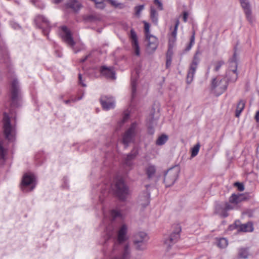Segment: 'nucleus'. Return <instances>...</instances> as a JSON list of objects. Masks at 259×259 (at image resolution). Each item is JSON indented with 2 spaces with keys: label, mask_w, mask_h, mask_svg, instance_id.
I'll return each mask as SVG.
<instances>
[{
  "label": "nucleus",
  "mask_w": 259,
  "mask_h": 259,
  "mask_svg": "<svg viewBox=\"0 0 259 259\" xmlns=\"http://www.w3.org/2000/svg\"><path fill=\"white\" fill-rule=\"evenodd\" d=\"M137 123L133 122L124 134L122 137V143L124 144L125 148L127 147L129 144L134 141L135 137L137 132Z\"/></svg>",
  "instance_id": "0eeeda50"
},
{
  "label": "nucleus",
  "mask_w": 259,
  "mask_h": 259,
  "mask_svg": "<svg viewBox=\"0 0 259 259\" xmlns=\"http://www.w3.org/2000/svg\"><path fill=\"white\" fill-rule=\"evenodd\" d=\"M238 256L240 258L245 259L248 256V250L246 248H241L238 252Z\"/></svg>",
  "instance_id": "473e14b6"
},
{
  "label": "nucleus",
  "mask_w": 259,
  "mask_h": 259,
  "mask_svg": "<svg viewBox=\"0 0 259 259\" xmlns=\"http://www.w3.org/2000/svg\"><path fill=\"white\" fill-rule=\"evenodd\" d=\"M17 27H19V25H17V26H16V27H15V28H17Z\"/></svg>",
  "instance_id": "0e129e2a"
},
{
  "label": "nucleus",
  "mask_w": 259,
  "mask_h": 259,
  "mask_svg": "<svg viewBox=\"0 0 259 259\" xmlns=\"http://www.w3.org/2000/svg\"><path fill=\"white\" fill-rule=\"evenodd\" d=\"M150 18L153 23L157 25L158 23V13L156 10L152 7L151 8Z\"/></svg>",
  "instance_id": "c85d7f7f"
},
{
  "label": "nucleus",
  "mask_w": 259,
  "mask_h": 259,
  "mask_svg": "<svg viewBox=\"0 0 259 259\" xmlns=\"http://www.w3.org/2000/svg\"><path fill=\"white\" fill-rule=\"evenodd\" d=\"M181 231V227L179 225H177L175 230L170 234L164 236L163 245L167 251L178 241Z\"/></svg>",
  "instance_id": "39448f33"
},
{
  "label": "nucleus",
  "mask_w": 259,
  "mask_h": 259,
  "mask_svg": "<svg viewBox=\"0 0 259 259\" xmlns=\"http://www.w3.org/2000/svg\"><path fill=\"white\" fill-rule=\"evenodd\" d=\"M200 148V145L199 144H197L192 150L191 156L192 157H195L196 156L198 153L199 150Z\"/></svg>",
  "instance_id": "a19ab883"
},
{
  "label": "nucleus",
  "mask_w": 259,
  "mask_h": 259,
  "mask_svg": "<svg viewBox=\"0 0 259 259\" xmlns=\"http://www.w3.org/2000/svg\"><path fill=\"white\" fill-rule=\"evenodd\" d=\"M188 13L187 12H184L183 13V20L185 22H186L188 18Z\"/></svg>",
  "instance_id": "6e6d98bb"
},
{
  "label": "nucleus",
  "mask_w": 259,
  "mask_h": 259,
  "mask_svg": "<svg viewBox=\"0 0 259 259\" xmlns=\"http://www.w3.org/2000/svg\"><path fill=\"white\" fill-rule=\"evenodd\" d=\"M127 227L126 225H123L118 232V236L116 241L114 243L113 251H114L117 249L118 245L123 242L126 240V233Z\"/></svg>",
  "instance_id": "4468645a"
},
{
  "label": "nucleus",
  "mask_w": 259,
  "mask_h": 259,
  "mask_svg": "<svg viewBox=\"0 0 259 259\" xmlns=\"http://www.w3.org/2000/svg\"><path fill=\"white\" fill-rule=\"evenodd\" d=\"M215 212L223 217H226L228 215L224 204H217L215 206Z\"/></svg>",
  "instance_id": "b1692460"
},
{
  "label": "nucleus",
  "mask_w": 259,
  "mask_h": 259,
  "mask_svg": "<svg viewBox=\"0 0 259 259\" xmlns=\"http://www.w3.org/2000/svg\"><path fill=\"white\" fill-rule=\"evenodd\" d=\"M228 245V241L226 239L223 238L219 240L218 246L222 248L226 247Z\"/></svg>",
  "instance_id": "4c0bfd02"
},
{
  "label": "nucleus",
  "mask_w": 259,
  "mask_h": 259,
  "mask_svg": "<svg viewBox=\"0 0 259 259\" xmlns=\"http://www.w3.org/2000/svg\"><path fill=\"white\" fill-rule=\"evenodd\" d=\"M146 173L148 176L149 179H150L154 177L155 172H156V168L155 166L152 165H149L146 168Z\"/></svg>",
  "instance_id": "a878e982"
},
{
  "label": "nucleus",
  "mask_w": 259,
  "mask_h": 259,
  "mask_svg": "<svg viewBox=\"0 0 259 259\" xmlns=\"http://www.w3.org/2000/svg\"><path fill=\"white\" fill-rule=\"evenodd\" d=\"M10 100L12 108L21 107L23 103V95L19 80L15 76L10 80Z\"/></svg>",
  "instance_id": "f257e3e1"
},
{
  "label": "nucleus",
  "mask_w": 259,
  "mask_h": 259,
  "mask_svg": "<svg viewBox=\"0 0 259 259\" xmlns=\"http://www.w3.org/2000/svg\"><path fill=\"white\" fill-rule=\"evenodd\" d=\"M194 40H195V36H194V33L192 35L191 38H190V41L189 43V44L187 45L186 48L185 49V51L187 52L191 50L192 46L194 44Z\"/></svg>",
  "instance_id": "58836bf2"
},
{
  "label": "nucleus",
  "mask_w": 259,
  "mask_h": 259,
  "mask_svg": "<svg viewBox=\"0 0 259 259\" xmlns=\"http://www.w3.org/2000/svg\"><path fill=\"white\" fill-rule=\"evenodd\" d=\"M62 0H54V3L56 4H58L60 3Z\"/></svg>",
  "instance_id": "bf43d9fd"
},
{
  "label": "nucleus",
  "mask_w": 259,
  "mask_h": 259,
  "mask_svg": "<svg viewBox=\"0 0 259 259\" xmlns=\"http://www.w3.org/2000/svg\"><path fill=\"white\" fill-rule=\"evenodd\" d=\"M140 242L136 243L134 242V244L135 247L137 250H144L146 248V242H142L139 241Z\"/></svg>",
  "instance_id": "2f4dec72"
},
{
  "label": "nucleus",
  "mask_w": 259,
  "mask_h": 259,
  "mask_svg": "<svg viewBox=\"0 0 259 259\" xmlns=\"http://www.w3.org/2000/svg\"><path fill=\"white\" fill-rule=\"evenodd\" d=\"M66 7L74 11H77L80 9L81 5L77 0H68Z\"/></svg>",
  "instance_id": "4be33fe9"
},
{
  "label": "nucleus",
  "mask_w": 259,
  "mask_h": 259,
  "mask_svg": "<svg viewBox=\"0 0 259 259\" xmlns=\"http://www.w3.org/2000/svg\"><path fill=\"white\" fill-rule=\"evenodd\" d=\"M130 38L131 40L132 47L134 50L135 54L137 56H140V47L138 44V37L136 32L134 30V29H132L130 31V34L129 35Z\"/></svg>",
  "instance_id": "a211bd4d"
},
{
  "label": "nucleus",
  "mask_w": 259,
  "mask_h": 259,
  "mask_svg": "<svg viewBox=\"0 0 259 259\" xmlns=\"http://www.w3.org/2000/svg\"><path fill=\"white\" fill-rule=\"evenodd\" d=\"M107 2H108L112 7L115 8H118L119 9H124L125 7L124 4L119 3L116 0H106Z\"/></svg>",
  "instance_id": "cd10ccee"
},
{
  "label": "nucleus",
  "mask_w": 259,
  "mask_h": 259,
  "mask_svg": "<svg viewBox=\"0 0 259 259\" xmlns=\"http://www.w3.org/2000/svg\"><path fill=\"white\" fill-rule=\"evenodd\" d=\"M255 113L258 114L259 113V111H257Z\"/></svg>",
  "instance_id": "e2e57ef3"
},
{
  "label": "nucleus",
  "mask_w": 259,
  "mask_h": 259,
  "mask_svg": "<svg viewBox=\"0 0 259 259\" xmlns=\"http://www.w3.org/2000/svg\"><path fill=\"white\" fill-rule=\"evenodd\" d=\"M237 117H239L240 114H235Z\"/></svg>",
  "instance_id": "680f3d73"
},
{
  "label": "nucleus",
  "mask_w": 259,
  "mask_h": 259,
  "mask_svg": "<svg viewBox=\"0 0 259 259\" xmlns=\"http://www.w3.org/2000/svg\"><path fill=\"white\" fill-rule=\"evenodd\" d=\"M234 185L237 188L239 191H243L244 190V185L242 183L236 182L234 183Z\"/></svg>",
  "instance_id": "a18cd8bd"
},
{
  "label": "nucleus",
  "mask_w": 259,
  "mask_h": 259,
  "mask_svg": "<svg viewBox=\"0 0 259 259\" xmlns=\"http://www.w3.org/2000/svg\"><path fill=\"white\" fill-rule=\"evenodd\" d=\"M136 156H137V152L136 151L132 152L130 154H128V155H127L125 159V162H124L125 164L127 165H130V164H131L130 161L131 160L133 159L134 158H135Z\"/></svg>",
  "instance_id": "f704fd0d"
},
{
  "label": "nucleus",
  "mask_w": 259,
  "mask_h": 259,
  "mask_svg": "<svg viewBox=\"0 0 259 259\" xmlns=\"http://www.w3.org/2000/svg\"><path fill=\"white\" fill-rule=\"evenodd\" d=\"M168 140V137L166 135L163 134L158 138L156 141L157 145H162L166 143Z\"/></svg>",
  "instance_id": "c756f323"
},
{
  "label": "nucleus",
  "mask_w": 259,
  "mask_h": 259,
  "mask_svg": "<svg viewBox=\"0 0 259 259\" xmlns=\"http://www.w3.org/2000/svg\"><path fill=\"white\" fill-rule=\"evenodd\" d=\"M60 35L62 40L69 47L73 48L75 45L71 31L66 26H62L60 28Z\"/></svg>",
  "instance_id": "1a4fd4ad"
},
{
  "label": "nucleus",
  "mask_w": 259,
  "mask_h": 259,
  "mask_svg": "<svg viewBox=\"0 0 259 259\" xmlns=\"http://www.w3.org/2000/svg\"><path fill=\"white\" fill-rule=\"evenodd\" d=\"M253 230L252 224L251 223H247L242 224L240 226L239 231L242 232H252Z\"/></svg>",
  "instance_id": "bb28decb"
},
{
  "label": "nucleus",
  "mask_w": 259,
  "mask_h": 259,
  "mask_svg": "<svg viewBox=\"0 0 259 259\" xmlns=\"http://www.w3.org/2000/svg\"><path fill=\"white\" fill-rule=\"evenodd\" d=\"M130 250L128 245H125L124 247L122 257L121 258H115V259H128L130 255Z\"/></svg>",
  "instance_id": "e433bc0d"
},
{
  "label": "nucleus",
  "mask_w": 259,
  "mask_h": 259,
  "mask_svg": "<svg viewBox=\"0 0 259 259\" xmlns=\"http://www.w3.org/2000/svg\"><path fill=\"white\" fill-rule=\"evenodd\" d=\"M114 190L116 196L121 200H124L129 194L128 188L121 179L116 181Z\"/></svg>",
  "instance_id": "423d86ee"
},
{
  "label": "nucleus",
  "mask_w": 259,
  "mask_h": 259,
  "mask_svg": "<svg viewBox=\"0 0 259 259\" xmlns=\"http://www.w3.org/2000/svg\"><path fill=\"white\" fill-rule=\"evenodd\" d=\"M135 11H136V14L137 15H139L141 12L144 9V6L143 5H140L138 6H137L135 8Z\"/></svg>",
  "instance_id": "49530a36"
},
{
  "label": "nucleus",
  "mask_w": 259,
  "mask_h": 259,
  "mask_svg": "<svg viewBox=\"0 0 259 259\" xmlns=\"http://www.w3.org/2000/svg\"><path fill=\"white\" fill-rule=\"evenodd\" d=\"M151 113H158L160 112V105L158 103H154Z\"/></svg>",
  "instance_id": "ea45409f"
},
{
  "label": "nucleus",
  "mask_w": 259,
  "mask_h": 259,
  "mask_svg": "<svg viewBox=\"0 0 259 259\" xmlns=\"http://www.w3.org/2000/svg\"><path fill=\"white\" fill-rule=\"evenodd\" d=\"M138 203L143 207H145L150 202V193L147 190L142 193L139 197Z\"/></svg>",
  "instance_id": "aec40b11"
},
{
  "label": "nucleus",
  "mask_w": 259,
  "mask_h": 259,
  "mask_svg": "<svg viewBox=\"0 0 259 259\" xmlns=\"http://www.w3.org/2000/svg\"><path fill=\"white\" fill-rule=\"evenodd\" d=\"M227 87L228 81L224 77L217 76L212 80L211 89L217 96L223 94L226 90Z\"/></svg>",
  "instance_id": "20e7f679"
},
{
  "label": "nucleus",
  "mask_w": 259,
  "mask_h": 259,
  "mask_svg": "<svg viewBox=\"0 0 259 259\" xmlns=\"http://www.w3.org/2000/svg\"><path fill=\"white\" fill-rule=\"evenodd\" d=\"M138 73L135 72V74H132L131 78V88H132V101L129 107L127 109L126 113H131L132 112H135V105L134 101V98L136 95V87H137V81L138 79Z\"/></svg>",
  "instance_id": "9d476101"
},
{
  "label": "nucleus",
  "mask_w": 259,
  "mask_h": 259,
  "mask_svg": "<svg viewBox=\"0 0 259 259\" xmlns=\"http://www.w3.org/2000/svg\"><path fill=\"white\" fill-rule=\"evenodd\" d=\"M144 30L145 32V36L150 35V25L148 23L144 21Z\"/></svg>",
  "instance_id": "37998d69"
},
{
  "label": "nucleus",
  "mask_w": 259,
  "mask_h": 259,
  "mask_svg": "<svg viewBox=\"0 0 259 259\" xmlns=\"http://www.w3.org/2000/svg\"><path fill=\"white\" fill-rule=\"evenodd\" d=\"M9 114H5L3 118V129L6 139L10 140L12 139L13 128L11 123Z\"/></svg>",
  "instance_id": "f8f14e48"
},
{
  "label": "nucleus",
  "mask_w": 259,
  "mask_h": 259,
  "mask_svg": "<svg viewBox=\"0 0 259 259\" xmlns=\"http://www.w3.org/2000/svg\"><path fill=\"white\" fill-rule=\"evenodd\" d=\"M78 79L79 84H80L83 87H86V84L83 82L82 76L81 74H78Z\"/></svg>",
  "instance_id": "5fc2aeb1"
},
{
  "label": "nucleus",
  "mask_w": 259,
  "mask_h": 259,
  "mask_svg": "<svg viewBox=\"0 0 259 259\" xmlns=\"http://www.w3.org/2000/svg\"><path fill=\"white\" fill-rule=\"evenodd\" d=\"M179 20L177 19L176 21V24L175 25V27L174 30L171 32L169 36V41H168V52H170V50H172L174 44L177 39V31L179 25Z\"/></svg>",
  "instance_id": "6ab92c4d"
},
{
  "label": "nucleus",
  "mask_w": 259,
  "mask_h": 259,
  "mask_svg": "<svg viewBox=\"0 0 259 259\" xmlns=\"http://www.w3.org/2000/svg\"><path fill=\"white\" fill-rule=\"evenodd\" d=\"M180 168L178 165H175L169 168L164 175L163 182L166 187H170L174 185L177 180Z\"/></svg>",
  "instance_id": "7ed1b4c3"
},
{
  "label": "nucleus",
  "mask_w": 259,
  "mask_h": 259,
  "mask_svg": "<svg viewBox=\"0 0 259 259\" xmlns=\"http://www.w3.org/2000/svg\"><path fill=\"white\" fill-rule=\"evenodd\" d=\"M35 21L38 27L42 29L44 34L47 35L49 30V22L47 19L43 16L38 15L36 17Z\"/></svg>",
  "instance_id": "ddd939ff"
},
{
  "label": "nucleus",
  "mask_w": 259,
  "mask_h": 259,
  "mask_svg": "<svg viewBox=\"0 0 259 259\" xmlns=\"http://www.w3.org/2000/svg\"><path fill=\"white\" fill-rule=\"evenodd\" d=\"M242 200V196L240 194L236 195L232 194L229 198V202L230 203L236 205Z\"/></svg>",
  "instance_id": "393cba45"
},
{
  "label": "nucleus",
  "mask_w": 259,
  "mask_h": 259,
  "mask_svg": "<svg viewBox=\"0 0 259 259\" xmlns=\"http://www.w3.org/2000/svg\"><path fill=\"white\" fill-rule=\"evenodd\" d=\"M89 56V55H87L86 56H85L83 59L80 60V62H84V61H85L88 58Z\"/></svg>",
  "instance_id": "4d7b16f0"
},
{
  "label": "nucleus",
  "mask_w": 259,
  "mask_h": 259,
  "mask_svg": "<svg viewBox=\"0 0 259 259\" xmlns=\"http://www.w3.org/2000/svg\"><path fill=\"white\" fill-rule=\"evenodd\" d=\"M241 7L243 10L246 19L249 23L252 24L254 22L255 19L252 15L251 5L248 0H239Z\"/></svg>",
  "instance_id": "9b49d317"
},
{
  "label": "nucleus",
  "mask_w": 259,
  "mask_h": 259,
  "mask_svg": "<svg viewBox=\"0 0 259 259\" xmlns=\"http://www.w3.org/2000/svg\"><path fill=\"white\" fill-rule=\"evenodd\" d=\"M22 189L23 191H25L26 187L29 185H31L29 191H32L35 187V179L33 175H29L25 174L23 178L22 181Z\"/></svg>",
  "instance_id": "dca6fc26"
},
{
  "label": "nucleus",
  "mask_w": 259,
  "mask_h": 259,
  "mask_svg": "<svg viewBox=\"0 0 259 259\" xmlns=\"http://www.w3.org/2000/svg\"><path fill=\"white\" fill-rule=\"evenodd\" d=\"M146 38L147 41V51L150 53L155 51L158 45V39L154 35L151 34L146 36Z\"/></svg>",
  "instance_id": "f3484780"
},
{
  "label": "nucleus",
  "mask_w": 259,
  "mask_h": 259,
  "mask_svg": "<svg viewBox=\"0 0 259 259\" xmlns=\"http://www.w3.org/2000/svg\"><path fill=\"white\" fill-rule=\"evenodd\" d=\"M62 97H62V96H61L60 97V99H62Z\"/></svg>",
  "instance_id": "69168bd1"
},
{
  "label": "nucleus",
  "mask_w": 259,
  "mask_h": 259,
  "mask_svg": "<svg viewBox=\"0 0 259 259\" xmlns=\"http://www.w3.org/2000/svg\"><path fill=\"white\" fill-rule=\"evenodd\" d=\"M100 103L103 108L106 110L114 108L115 106V100L111 96H102Z\"/></svg>",
  "instance_id": "2eb2a0df"
},
{
  "label": "nucleus",
  "mask_w": 259,
  "mask_h": 259,
  "mask_svg": "<svg viewBox=\"0 0 259 259\" xmlns=\"http://www.w3.org/2000/svg\"><path fill=\"white\" fill-rule=\"evenodd\" d=\"M89 18L91 19V20H92L94 18V17L93 15H91L89 16Z\"/></svg>",
  "instance_id": "052dcab7"
},
{
  "label": "nucleus",
  "mask_w": 259,
  "mask_h": 259,
  "mask_svg": "<svg viewBox=\"0 0 259 259\" xmlns=\"http://www.w3.org/2000/svg\"><path fill=\"white\" fill-rule=\"evenodd\" d=\"M3 56L4 59V62L8 63L9 62V56L7 50H4Z\"/></svg>",
  "instance_id": "09e8293b"
},
{
  "label": "nucleus",
  "mask_w": 259,
  "mask_h": 259,
  "mask_svg": "<svg viewBox=\"0 0 259 259\" xmlns=\"http://www.w3.org/2000/svg\"><path fill=\"white\" fill-rule=\"evenodd\" d=\"M119 212L116 210H113L111 212V215L113 219H114L115 218L119 216Z\"/></svg>",
  "instance_id": "3c124183"
},
{
  "label": "nucleus",
  "mask_w": 259,
  "mask_h": 259,
  "mask_svg": "<svg viewBox=\"0 0 259 259\" xmlns=\"http://www.w3.org/2000/svg\"><path fill=\"white\" fill-rule=\"evenodd\" d=\"M171 52V50L169 52H167V54L169 53H170ZM171 59L170 57H168V55L167 56V59H166V67H168L170 65V64H171Z\"/></svg>",
  "instance_id": "864d4df0"
},
{
  "label": "nucleus",
  "mask_w": 259,
  "mask_h": 259,
  "mask_svg": "<svg viewBox=\"0 0 259 259\" xmlns=\"http://www.w3.org/2000/svg\"><path fill=\"white\" fill-rule=\"evenodd\" d=\"M100 71L101 73L106 77L111 79H115V73L113 68H108L106 66H102Z\"/></svg>",
  "instance_id": "412c9836"
},
{
  "label": "nucleus",
  "mask_w": 259,
  "mask_h": 259,
  "mask_svg": "<svg viewBox=\"0 0 259 259\" xmlns=\"http://www.w3.org/2000/svg\"><path fill=\"white\" fill-rule=\"evenodd\" d=\"M237 58L236 53H234L232 58L229 62V67L226 73V76L228 81L235 82L238 78Z\"/></svg>",
  "instance_id": "f03ea898"
},
{
  "label": "nucleus",
  "mask_w": 259,
  "mask_h": 259,
  "mask_svg": "<svg viewBox=\"0 0 259 259\" xmlns=\"http://www.w3.org/2000/svg\"><path fill=\"white\" fill-rule=\"evenodd\" d=\"M105 2H106V0H96L93 2L94 3L95 7L97 9L103 10L106 7V5L104 3Z\"/></svg>",
  "instance_id": "7c9ffc66"
},
{
  "label": "nucleus",
  "mask_w": 259,
  "mask_h": 259,
  "mask_svg": "<svg viewBox=\"0 0 259 259\" xmlns=\"http://www.w3.org/2000/svg\"><path fill=\"white\" fill-rule=\"evenodd\" d=\"M5 142L3 140L0 141V159H4L6 153V149L4 148Z\"/></svg>",
  "instance_id": "c9c22d12"
},
{
  "label": "nucleus",
  "mask_w": 259,
  "mask_h": 259,
  "mask_svg": "<svg viewBox=\"0 0 259 259\" xmlns=\"http://www.w3.org/2000/svg\"><path fill=\"white\" fill-rule=\"evenodd\" d=\"M245 105V101L241 100L237 104L235 113H241L244 108Z\"/></svg>",
  "instance_id": "72a5a7b5"
},
{
  "label": "nucleus",
  "mask_w": 259,
  "mask_h": 259,
  "mask_svg": "<svg viewBox=\"0 0 259 259\" xmlns=\"http://www.w3.org/2000/svg\"><path fill=\"white\" fill-rule=\"evenodd\" d=\"M255 118L256 121L258 122L259 121V114H256L255 116Z\"/></svg>",
  "instance_id": "13d9d810"
},
{
  "label": "nucleus",
  "mask_w": 259,
  "mask_h": 259,
  "mask_svg": "<svg viewBox=\"0 0 259 259\" xmlns=\"http://www.w3.org/2000/svg\"><path fill=\"white\" fill-rule=\"evenodd\" d=\"M224 205L225 207L226 210V211H227L228 210L233 209L234 208L233 205H234L232 203L229 204L228 203H226V204H224Z\"/></svg>",
  "instance_id": "8fccbe9b"
},
{
  "label": "nucleus",
  "mask_w": 259,
  "mask_h": 259,
  "mask_svg": "<svg viewBox=\"0 0 259 259\" xmlns=\"http://www.w3.org/2000/svg\"><path fill=\"white\" fill-rule=\"evenodd\" d=\"M154 3L157 6V8L159 10H163V5L160 0H154Z\"/></svg>",
  "instance_id": "de8ad7c7"
},
{
  "label": "nucleus",
  "mask_w": 259,
  "mask_h": 259,
  "mask_svg": "<svg viewBox=\"0 0 259 259\" xmlns=\"http://www.w3.org/2000/svg\"><path fill=\"white\" fill-rule=\"evenodd\" d=\"M223 64H224L223 61H217L214 64V70L216 72L218 71Z\"/></svg>",
  "instance_id": "79ce46f5"
},
{
  "label": "nucleus",
  "mask_w": 259,
  "mask_h": 259,
  "mask_svg": "<svg viewBox=\"0 0 259 259\" xmlns=\"http://www.w3.org/2000/svg\"><path fill=\"white\" fill-rule=\"evenodd\" d=\"M199 54V51H197L195 53L193 57V60L190 65L186 79V81L188 84L191 83L193 81L194 75L195 73L198 65L199 63L200 59L198 57Z\"/></svg>",
  "instance_id": "6e6552de"
},
{
  "label": "nucleus",
  "mask_w": 259,
  "mask_h": 259,
  "mask_svg": "<svg viewBox=\"0 0 259 259\" xmlns=\"http://www.w3.org/2000/svg\"><path fill=\"white\" fill-rule=\"evenodd\" d=\"M81 98H82V97H78V98L72 97L69 100H64V102L66 104H68L71 102H75L78 100H80V99H81Z\"/></svg>",
  "instance_id": "c03bdc74"
},
{
  "label": "nucleus",
  "mask_w": 259,
  "mask_h": 259,
  "mask_svg": "<svg viewBox=\"0 0 259 259\" xmlns=\"http://www.w3.org/2000/svg\"><path fill=\"white\" fill-rule=\"evenodd\" d=\"M148 237L146 233L144 232H139L136 233L134 237V242L138 243L139 241L147 242Z\"/></svg>",
  "instance_id": "5701e85b"
},
{
  "label": "nucleus",
  "mask_w": 259,
  "mask_h": 259,
  "mask_svg": "<svg viewBox=\"0 0 259 259\" xmlns=\"http://www.w3.org/2000/svg\"><path fill=\"white\" fill-rule=\"evenodd\" d=\"M130 114H124V116L123 117L122 120L119 122L120 125L123 124L124 122H125L130 118Z\"/></svg>",
  "instance_id": "603ef678"
}]
</instances>
